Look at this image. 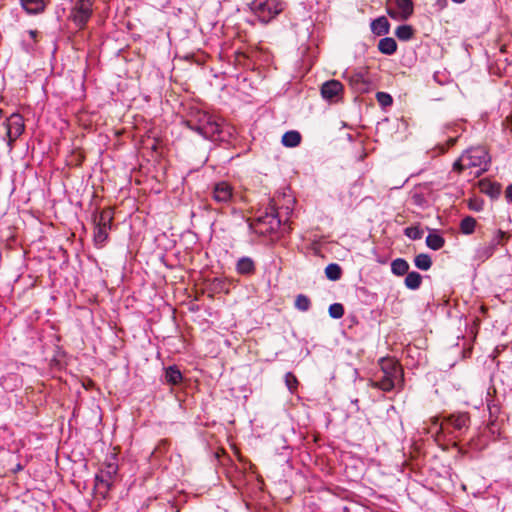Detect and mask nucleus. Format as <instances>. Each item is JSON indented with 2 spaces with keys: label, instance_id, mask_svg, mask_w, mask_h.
<instances>
[{
  "label": "nucleus",
  "instance_id": "obj_1",
  "mask_svg": "<svg viewBox=\"0 0 512 512\" xmlns=\"http://www.w3.org/2000/svg\"><path fill=\"white\" fill-rule=\"evenodd\" d=\"M182 123L190 130L211 141H223L222 121L215 115L197 107H191Z\"/></svg>",
  "mask_w": 512,
  "mask_h": 512
},
{
  "label": "nucleus",
  "instance_id": "obj_2",
  "mask_svg": "<svg viewBox=\"0 0 512 512\" xmlns=\"http://www.w3.org/2000/svg\"><path fill=\"white\" fill-rule=\"evenodd\" d=\"M114 212L111 208H105L100 212L94 213V243L97 247H103L108 239V231L112 227Z\"/></svg>",
  "mask_w": 512,
  "mask_h": 512
},
{
  "label": "nucleus",
  "instance_id": "obj_3",
  "mask_svg": "<svg viewBox=\"0 0 512 512\" xmlns=\"http://www.w3.org/2000/svg\"><path fill=\"white\" fill-rule=\"evenodd\" d=\"M249 8L262 23L267 24L284 10L285 3L278 0H253Z\"/></svg>",
  "mask_w": 512,
  "mask_h": 512
},
{
  "label": "nucleus",
  "instance_id": "obj_4",
  "mask_svg": "<svg viewBox=\"0 0 512 512\" xmlns=\"http://www.w3.org/2000/svg\"><path fill=\"white\" fill-rule=\"evenodd\" d=\"M118 473V465L116 462L104 463L100 471L95 475L94 489L103 498H106L112 489L114 479Z\"/></svg>",
  "mask_w": 512,
  "mask_h": 512
},
{
  "label": "nucleus",
  "instance_id": "obj_5",
  "mask_svg": "<svg viewBox=\"0 0 512 512\" xmlns=\"http://www.w3.org/2000/svg\"><path fill=\"white\" fill-rule=\"evenodd\" d=\"M256 231L262 235L276 232L281 226L278 212L273 205H269L256 218Z\"/></svg>",
  "mask_w": 512,
  "mask_h": 512
},
{
  "label": "nucleus",
  "instance_id": "obj_6",
  "mask_svg": "<svg viewBox=\"0 0 512 512\" xmlns=\"http://www.w3.org/2000/svg\"><path fill=\"white\" fill-rule=\"evenodd\" d=\"M402 374L401 367L392 361L382 365V375L372 382V386L385 392H390L395 387V381Z\"/></svg>",
  "mask_w": 512,
  "mask_h": 512
},
{
  "label": "nucleus",
  "instance_id": "obj_7",
  "mask_svg": "<svg viewBox=\"0 0 512 512\" xmlns=\"http://www.w3.org/2000/svg\"><path fill=\"white\" fill-rule=\"evenodd\" d=\"M463 160L466 161V166L470 168H479L476 172V176H480L486 172L490 163V157L487 150L481 146L467 149L463 153Z\"/></svg>",
  "mask_w": 512,
  "mask_h": 512
},
{
  "label": "nucleus",
  "instance_id": "obj_8",
  "mask_svg": "<svg viewBox=\"0 0 512 512\" xmlns=\"http://www.w3.org/2000/svg\"><path fill=\"white\" fill-rule=\"evenodd\" d=\"M3 125L5 127L7 145L9 149L12 150L14 142L23 134L25 130L23 117L19 113H13L6 119Z\"/></svg>",
  "mask_w": 512,
  "mask_h": 512
},
{
  "label": "nucleus",
  "instance_id": "obj_9",
  "mask_svg": "<svg viewBox=\"0 0 512 512\" xmlns=\"http://www.w3.org/2000/svg\"><path fill=\"white\" fill-rule=\"evenodd\" d=\"M210 195L215 203L228 205L233 201L235 191L231 183L222 180L212 184Z\"/></svg>",
  "mask_w": 512,
  "mask_h": 512
},
{
  "label": "nucleus",
  "instance_id": "obj_10",
  "mask_svg": "<svg viewBox=\"0 0 512 512\" xmlns=\"http://www.w3.org/2000/svg\"><path fill=\"white\" fill-rule=\"evenodd\" d=\"M92 15V2L90 0H78L71 10L70 18L77 27L83 28Z\"/></svg>",
  "mask_w": 512,
  "mask_h": 512
},
{
  "label": "nucleus",
  "instance_id": "obj_11",
  "mask_svg": "<svg viewBox=\"0 0 512 512\" xmlns=\"http://www.w3.org/2000/svg\"><path fill=\"white\" fill-rule=\"evenodd\" d=\"M343 93V85L338 80H329L322 84L321 95L329 101H337Z\"/></svg>",
  "mask_w": 512,
  "mask_h": 512
},
{
  "label": "nucleus",
  "instance_id": "obj_12",
  "mask_svg": "<svg viewBox=\"0 0 512 512\" xmlns=\"http://www.w3.org/2000/svg\"><path fill=\"white\" fill-rule=\"evenodd\" d=\"M445 134L447 135L446 145L438 144L441 153H445L450 147L454 146L457 139L460 137V130H462L459 123H449L444 126Z\"/></svg>",
  "mask_w": 512,
  "mask_h": 512
},
{
  "label": "nucleus",
  "instance_id": "obj_13",
  "mask_svg": "<svg viewBox=\"0 0 512 512\" xmlns=\"http://www.w3.org/2000/svg\"><path fill=\"white\" fill-rule=\"evenodd\" d=\"M445 420L460 433L466 431L470 426V416L467 412L450 414Z\"/></svg>",
  "mask_w": 512,
  "mask_h": 512
},
{
  "label": "nucleus",
  "instance_id": "obj_14",
  "mask_svg": "<svg viewBox=\"0 0 512 512\" xmlns=\"http://www.w3.org/2000/svg\"><path fill=\"white\" fill-rule=\"evenodd\" d=\"M351 87L358 93H366L370 90L371 83L365 79L362 73H353L349 77Z\"/></svg>",
  "mask_w": 512,
  "mask_h": 512
},
{
  "label": "nucleus",
  "instance_id": "obj_15",
  "mask_svg": "<svg viewBox=\"0 0 512 512\" xmlns=\"http://www.w3.org/2000/svg\"><path fill=\"white\" fill-rule=\"evenodd\" d=\"M236 271L240 275L251 276L256 271V265L252 258L244 256L238 259Z\"/></svg>",
  "mask_w": 512,
  "mask_h": 512
},
{
  "label": "nucleus",
  "instance_id": "obj_16",
  "mask_svg": "<svg viewBox=\"0 0 512 512\" xmlns=\"http://www.w3.org/2000/svg\"><path fill=\"white\" fill-rule=\"evenodd\" d=\"M183 380V375L176 365H171L165 368L164 382L166 384L175 386L179 385Z\"/></svg>",
  "mask_w": 512,
  "mask_h": 512
},
{
  "label": "nucleus",
  "instance_id": "obj_17",
  "mask_svg": "<svg viewBox=\"0 0 512 512\" xmlns=\"http://www.w3.org/2000/svg\"><path fill=\"white\" fill-rule=\"evenodd\" d=\"M370 27L375 35L384 36L389 33L390 23L385 16H380L371 22Z\"/></svg>",
  "mask_w": 512,
  "mask_h": 512
},
{
  "label": "nucleus",
  "instance_id": "obj_18",
  "mask_svg": "<svg viewBox=\"0 0 512 512\" xmlns=\"http://www.w3.org/2000/svg\"><path fill=\"white\" fill-rule=\"evenodd\" d=\"M479 188L482 193L493 199L497 198L501 193V185L488 179L480 180Z\"/></svg>",
  "mask_w": 512,
  "mask_h": 512
},
{
  "label": "nucleus",
  "instance_id": "obj_19",
  "mask_svg": "<svg viewBox=\"0 0 512 512\" xmlns=\"http://www.w3.org/2000/svg\"><path fill=\"white\" fill-rule=\"evenodd\" d=\"M389 3L402 13V20H407L414 11L412 0H389Z\"/></svg>",
  "mask_w": 512,
  "mask_h": 512
},
{
  "label": "nucleus",
  "instance_id": "obj_20",
  "mask_svg": "<svg viewBox=\"0 0 512 512\" xmlns=\"http://www.w3.org/2000/svg\"><path fill=\"white\" fill-rule=\"evenodd\" d=\"M397 42L392 37H384L378 42V50L385 55H393L397 51Z\"/></svg>",
  "mask_w": 512,
  "mask_h": 512
},
{
  "label": "nucleus",
  "instance_id": "obj_21",
  "mask_svg": "<svg viewBox=\"0 0 512 512\" xmlns=\"http://www.w3.org/2000/svg\"><path fill=\"white\" fill-rule=\"evenodd\" d=\"M21 5L29 14H38L45 8L44 0H21Z\"/></svg>",
  "mask_w": 512,
  "mask_h": 512
},
{
  "label": "nucleus",
  "instance_id": "obj_22",
  "mask_svg": "<svg viewBox=\"0 0 512 512\" xmlns=\"http://www.w3.org/2000/svg\"><path fill=\"white\" fill-rule=\"evenodd\" d=\"M409 268V263L403 258H396L391 262V272L396 276L406 275Z\"/></svg>",
  "mask_w": 512,
  "mask_h": 512
},
{
  "label": "nucleus",
  "instance_id": "obj_23",
  "mask_svg": "<svg viewBox=\"0 0 512 512\" xmlns=\"http://www.w3.org/2000/svg\"><path fill=\"white\" fill-rule=\"evenodd\" d=\"M301 142V134L298 131L291 130L284 133L282 136V144L286 147H296Z\"/></svg>",
  "mask_w": 512,
  "mask_h": 512
},
{
  "label": "nucleus",
  "instance_id": "obj_24",
  "mask_svg": "<svg viewBox=\"0 0 512 512\" xmlns=\"http://www.w3.org/2000/svg\"><path fill=\"white\" fill-rule=\"evenodd\" d=\"M510 238L511 234L509 232L498 229L495 231L489 243L497 249L498 246H505Z\"/></svg>",
  "mask_w": 512,
  "mask_h": 512
},
{
  "label": "nucleus",
  "instance_id": "obj_25",
  "mask_svg": "<svg viewBox=\"0 0 512 512\" xmlns=\"http://www.w3.org/2000/svg\"><path fill=\"white\" fill-rule=\"evenodd\" d=\"M404 283L408 289L417 290L421 286L422 276L416 271L408 272Z\"/></svg>",
  "mask_w": 512,
  "mask_h": 512
},
{
  "label": "nucleus",
  "instance_id": "obj_26",
  "mask_svg": "<svg viewBox=\"0 0 512 512\" xmlns=\"http://www.w3.org/2000/svg\"><path fill=\"white\" fill-rule=\"evenodd\" d=\"M476 225H477V221L475 218H473L472 216H465L460 221L459 228H460V231L462 234L470 235V234L474 233Z\"/></svg>",
  "mask_w": 512,
  "mask_h": 512
},
{
  "label": "nucleus",
  "instance_id": "obj_27",
  "mask_svg": "<svg viewBox=\"0 0 512 512\" xmlns=\"http://www.w3.org/2000/svg\"><path fill=\"white\" fill-rule=\"evenodd\" d=\"M395 36L401 41H409L414 36V29L411 25H400L395 30Z\"/></svg>",
  "mask_w": 512,
  "mask_h": 512
},
{
  "label": "nucleus",
  "instance_id": "obj_28",
  "mask_svg": "<svg viewBox=\"0 0 512 512\" xmlns=\"http://www.w3.org/2000/svg\"><path fill=\"white\" fill-rule=\"evenodd\" d=\"M445 244V239L436 233H430L426 237V245L432 250H440Z\"/></svg>",
  "mask_w": 512,
  "mask_h": 512
},
{
  "label": "nucleus",
  "instance_id": "obj_29",
  "mask_svg": "<svg viewBox=\"0 0 512 512\" xmlns=\"http://www.w3.org/2000/svg\"><path fill=\"white\" fill-rule=\"evenodd\" d=\"M414 264L418 269L427 271L432 266V259L428 254L421 253L415 256Z\"/></svg>",
  "mask_w": 512,
  "mask_h": 512
},
{
  "label": "nucleus",
  "instance_id": "obj_30",
  "mask_svg": "<svg viewBox=\"0 0 512 512\" xmlns=\"http://www.w3.org/2000/svg\"><path fill=\"white\" fill-rule=\"evenodd\" d=\"M325 275L329 280L337 281L342 276V269L337 263H330L325 268Z\"/></svg>",
  "mask_w": 512,
  "mask_h": 512
},
{
  "label": "nucleus",
  "instance_id": "obj_31",
  "mask_svg": "<svg viewBox=\"0 0 512 512\" xmlns=\"http://www.w3.org/2000/svg\"><path fill=\"white\" fill-rule=\"evenodd\" d=\"M295 307L300 311L306 312L311 307V301L306 295L299 294L295 299Z\"/></svg>",
  "mask_w": 512,
  "mask_h": 512
},
{
  "label": "nucleus",
  "instance_id": "obj_32",
  "mask_svg": "<svg viewBox=\"0 0 512 512\" xmlns=\"http://www.w3.org/2000/svg\"><path fill=\"white\" fill-rule=\"evenodd\" d=\"M404 235L412 240H419L423 236V231L418 226H410L404 229Z\"/></svg>",
  "mask_w": 512,
  "mask_h": 512
},
{
  "label": "nucleus",
  "instance_id": "obj_33",
  "mask_svg": "<svg viewBox=\"0 0 512 512\" xmlns=\"http://www.w3.org/2000/svg\"><path fill=\"white\" fill-rule=\"evenodd\" d=\"M329 315L333 319H340L344 315V306L341 303H333L329 306Z\"/></svg>",
  "mask_w": 512,
  "mask_h": 512
},
{
  "label": "nucleus",
  "instance_id": "obj_34",
  "mask_svg": "<svg viewBox=\"0 0 512 512\" xmlns=\"http://www.w3.org/2000/svg\"><path fill=\"white\" fill-rule=\"evenodd\" d=\"M285 384L288 390L291 393H294L297 390L299 382L297 377L292 372H287L285 374Z\"/></svg>",
  "mask_w": 512,
  "mask_h": 512
},
{
  "label": "nucleus",
  "instance_id": "obj_35",
  "mask_svg": "<svg viewBox=\"0 0 512 512\" xmlns=\"http://www.w3.org/2000/svg\"><path fill=\"white\" fill-rule=\"evenodd\" d=\"M495 251L496 248H494L490 243H488L487 245L477 250V255L480 259L486 260L490 258L495 253Z\"/></svg>",
  "mask_w": 512,
  "mask_h": 512
},
{
  "label": "nucleus",
  "instance_id": "obj_36",
  "mask_svg": "<svg viewBox=\"0 0 512 512\" xmlns=\"http://www.w3.org/2000/svg\"><path fill=\"white\" fill-rule=\"evenodd\" d=\"M411 203L417 207L424 208L427 206V199L421 192H414L411 195Z\"/></svg>",
  "mask_w": 512,
  "mask_h": 512
},
{
  "label": "nucleus",
  "instance_id": "obj_37",
  "mask_svg": "<svg viewBox=\"0 0 512 512\" xmlns=\"http://www.w3.org/2000/svg\"><path fill=\"white\" fill-rule=\"evenodd\" d=\"M376 99L382 107L391 106L393 103L392 96L386 92H377Z\"/></svg>",
  "mask_w": 512,
  "mask_h": 512
},
{
  "label": "nucleus",
  "instance_id": "obj_38",
  "mask_svg": "<svg viewBox=\"0 0 512 512\" xmlns=\"http://www.w3.org/2000/svg\"><path fill=\"white\" fill-rule=\"evenodd\" d=\"M468 208L472 211H482L484 208V200L480 198H471L468 201Z\"/></svg>",
  "mask_w": 512,
  "mask_h": 512
},
{
  "label": "nucleus",
  "instance_id": "obj_39",
  "mask_svg": "<svg viewBox=\"0 0 512 512\" xmlns=\"http://www.w3.org/2000/svg\"><path fill=\"white\" fill-rule=\"evenodd\" d=\"M387 14L394 20H402V13L395 7H392V4L388 2L387 4Z\"/></svg>",
  "mask_w": 512,
  "mask_h": 512
},
{
  "label": "nucleus",
  "instance_id": "obj_40",
  "mask_svg": "<svg viewBox=\"0 0 512 512\" xmlns=\"http://www.w3.org/2000/svg\"><path fill=\"white\" fill-rule=\"evenodd\" d=\"M466 161L463 160V154L460 156L459 159H457L453 164V171H456L458 173H461L465 169L469 168L465 165Z\"/></svg>",
  "mask_w": 512,
  "mask_h": 512
},
{
  "label": "nucleus",
  "instance_id": "obj_41",
  "mask_svg": "<svg viewBox=\"0 0 512 512\" xmlns=\"http://www.w3.org/2000/svg\"><path fill=\"white\" fill-rule=\"evenodd\" d=\"M168 448V441L167 440H161L156 448L154 449L153 453H164Z\"/></svg>",
  "mask_w": 512,
  "mask_h": 512
},
{
  "label": "nucleus",
  "instance_id": "obj_42",
  "mask_svg": "<svg viewBox=\"0 0 512 512\" xmlns=\"http://www.w3.org/2000/svg\"><path fill=\"white\" fill-rule=\"evenodd\" d=\"M434 6L439 10L442 11L448 6L447 0H436L434 3Z\"/></svg>",
  "mask_w": 512,
  "mask_h": 512
},
{
  "label": "nucleus",
  "instance_id": "obj_43",
  "mask_svg": "<svg viewBox=\"0 0 512 512\" xmlns=\"http://www.w3.org/2000/svg\"><path fill=\"white\" fill-rule=\"evenodd\" d=\"M505 196L507 201L512 203V183L506 188Z\"/></svg>",
  "mask_w": 512,
  "mask_h": 512
},
{
  "label": "nucleus",
  "instance_id": "obj_44",
  "mask_svg": "<svg viewBox=\"0 0 512 512\" xmlns=\"http://www.w3.org/2000/svg\"><path fill=\"white\" fill-rule=\"evenodd\" d=\"M27 33H28L30 39L32 40L33 44H35L37 42L38 31L37 30H29Z\"/></svg>",
  "mask_w": 512,
  "mask_h": 512
},
{
  "label": "nucleus",
  "instance_id": "obj_45",
  "mask_svg": "<svg viewBox=\"0 0 512 512\" xmlns=\"http://www.w3.org/2000/svg\"><path fill=\"white\" fill-rule=\"evenodd\" d=\"M23 48L26 52H30L33 49V45L23 42Z\"/></svg>",
  "mask_w": 512,
  "mask_h": 512
},
{
  "label": "nucleus",
  "instance_id": "obj_46",
  "mask_svg": "<svg viewBox=\"0 0 512 512\" xmlns=\"http://www.w3.org/2000/svg\"><path fill=\"white\" fill-rule=\"evenodd\" d=\"M488 408H489L490 414L496 413L499 409L496 405H493V406L489 405Z\"/></svg>",
  "mask_w": 512,
  "mask_h": 512
},
{
  "label": "nucleus",
  "instance_id": "obj_47",
  "mask_svg": "<svg viewBox=\"0 0 512 512\" xmlns=\"http://www.w3.org/2000/svg\"><path fill=\"white\" fill-rule=\"evenodd\" d=\"M352 403L357 405L358 404V399L352 400Z\"/></svg>",
  "mask_w": 512,
  "mask_h": 512
},
{
  "label": "nucleus",
  "instance_id": "obj_48",
  "mask_svg": "<svg viewBox=\"0 0 512 512\" xmlns=\"http://www.w3.org/2000/svg\"><path fill=\"white\" fill-rule=\"evenodd\" d=\"M215 282H218V284L222 283V281L219 279H215Z\"/></svg>",
  "mask_w": 512,
  "mask_h": 512
}]
</instances>
